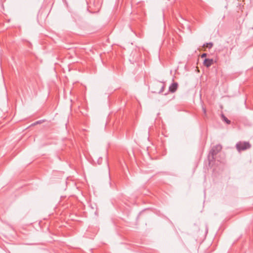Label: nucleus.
<instances>
[{
	"label": "nucleus",
	"instance_id": "f257e3e1",
	"mask_svg": "<svg viewBox=\"0 0 253 253\" xmlns=\"http://www.w3.org/2000/svg\"><path fill=\"white\" fill-rule=\"evenodd\" d=\"M251 145L249 142L239 141L236 144V148L239 152L249 149Z\"/></svg>",
	"mask_w": 253,
	"mask_h": 253
},
{
	"label": "nucleus",
	"instance_id": "f03ea898",
	"mask_svg": "<svg viewBox=\"0 0 253 253\" xmlns=\"http://www.w3.org/2000/svg\"><path fill=\"white\" fill-rule=\"evenodd\" d=\"M221 149L222 146L221 145H216L211 149L210 155H211L212 159H214V157L221 150Z\"/></svg>",
	"mask_w": 253,
	"mask_h": 253
},
{
	"label": "nucleus",
	"instance_id": "7ed1b4c3",
	"mask_svg": "<svg viewBox=\"0 0 253 253\" xmlns=\"http://www.w3.org/2000/svg\"><path fill=\"white\" fill-rule=\"evenodd\" d=\"M203 63L206 67H209L213 64V60L212 59L206 58L204 60Z\"/></svg>",
	"mask_w": 253,
	"mask_h": 253
},
{
	"label": "nucleus",
	"instance_id": "20e7f679",
	"mask_svg": "<svg viewBox=\"0 0 253 253\" xmlns=\"http://www.w3.org/2000/svg\"><path fill=\"white\" fill-rule=\"evenodd\" d=\"M178 84L177 83H172L169 87V91L172 93L174 92L177 89Z\"/></svg>",
	"mask_w": 253,
	"mask_h": 253
},
{
	"label": "nucleus",
	"instance_id": "39448f33",
	"mask_svg": "<svg viewBox=\"0 0 253 253\" xmlns=\"http://www.w3.org/2000/svg\"><path fill=\"white\" fill-rule=\"evenodd\" d=\"M221 118L223 121L226 122L227 124H230L231 122L223 114L221 115Z\"/></svg>",
	"mask_w": 253,
	"mask_h": 253
},
{
	"label": "nucleus",
	"instance_id": "423d86ee",
	"mask_svg": "<svg viewBox=\"0 0 253 253\" xmlns=\"http://www.w3.org/2000/svg\"><path fill=\"white\" fill-rule=\"evenodd\" d=\"M160 85H161V89L159 91V93H162L163 92V90H164V89L165 88V85L164 84H160Z\"/></svg>",
	"mask_w": 253,
	"mask_h": 253
},
{
	"label": "nucleus",
	"instance_id": "0eeeda50",
	"mask_svg": "<svg viewBox=\"0 0 253 253\" xmlns=\"http://www.w3.org/2000/svg\"><path fill=\"white\" fill-rule=\"evenodd\" d=\"M206 45H207V47H208L209 48H211L212 47L213 43L212 42L207 43Z\"/></svg>",
	"mask_w": 253,
	"mask_h": 253
},
{
	"label": "nucleus",
	"instance_id": "6e6552de",
	"mask_svg": "<svg viewBox=\"0 0 253 253\" xmlns=\"http://www.w3.org/2000/svg\"><path fill=\"white\" fill-rule=\"evenodd\" d=\"M207 55V53H203V54L201 55V58H204V57H206Z\"/></svg>",
	"mask_w": 253,
	"mask_h": 253
},
{
	"label": "nucleus",
	"instance_id": "1a4fd4ad",
	"mask_svg": "<svg viewBox=\"0 0 253 253\" xmlns=\"http://www.w3.org/2000/svg\"><path fill=\"white\" fill-rule=\"evenodd\" d=\"M203 113H204V114L206 115V109L205 108L203 107Z\"/></svg>",
	"mask_w": 253,
	"mask_h": 253
}]
</instances>
